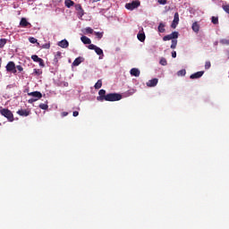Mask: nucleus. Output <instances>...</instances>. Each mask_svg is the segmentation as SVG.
I'll return each mask as SVG.
<instances>
[{
  "instance_id": "nucleus-1",
  "label": "nucleus",
  "mask_w": 229,
  "mask_h": 229,
  "mask_svg": "<svg viewBox=\"0 0 229 229\" xmlns=\"http://www.w3.org/2000/svg\"><path fill=\"white\" fill-rule=\"evenodd\" d=\"M122 99V95L120 93H107L106 95V89H99L98 97L97 100L99 102L107 101V102H115Z\"/></svg>"
},
{
  "instance_id": "nucleus-2",
  "label": "nucleus",
  "mask_w": 229,
  "mask_h": 229,
  "mask_svg": "<svg viewBox=\"0 0 229 229\" xmlns=\"http://www.w3.org/2000/svg\"><path fill=\"white\" fill-rule=\"evenodd\" d=\"M176 38H179V32L174 31L169 35H165L163 37V41L167 42V40H172V44L170 46V48L174 50L177 47L178 40Z\"/></svg>"
},
{
  "instance_id": "nucleus-3",
  "label": "nucleus",
  "mask_w": 229,
  "mask_h": 229,
  "mask_svg": "<svg viewBox=\"0 0 229 229\" xmlns=\"http://www.w3.org/2000/svg\"><path fill=\"white\" fill-rule=\"evenodd\" d=\"M0 114L3 116H4L5 118H7V120L9 122H13V120H14L13 114L10 110L4 108V109L0 110Z\"/></svg>"
},
{
  "instance_id": "nucleus-4",
  "label": "nucleus",
  "mask_w": 229,
  "mask_h": 229,
  "mask_svg": "<svg viewBox=\"0 0 229 229\" xmlns=\"http://www.w3.org/2000/svg\"><path fill=\"white\" fill-rule=\"evenodd\" d=\"M140 5V2L137 0V1H133L132 3H130V4H126L125 8L130 11H132V10L138 8Z\"/></svg>"
},
{
  "instance_id": "nucleus-5",
  "label": "nucleus",
  "mask_w": 229,
  "mask_h": 229,
  "mask_svg": "<svg viewBox=\"0 0 229 229\" xmlns=\"http://www.w3.org/2000/svg\"><path fill=\"white\" fill-rule=\"evenodd\" d=\"M75 10L78 12L77 15L79 19H82L85 14V11L83 10L81 4H76Z\"/></svg>"
},
{
  "instance_id": "nucleus-6",
  "label": "nucleus",
  "mask_w": 229,
  "mask_h": 229,
  "mask_svg": "<svg viewBox=\"0 0 229 229\" xmlns=\"http://www.w3.org/2000/svg\"><path fill=\"white\" fill-rule=\"evenodd\" d=\"M179 21H180V15H179V13H174V16L173 22H172V24H171V28L176 29V27H177L178 24H179Z\"/></svg>"
},
{
  "instance_id": "nucleus-7",
  "label": "nucleus",
  "mask_w": 229,
  "mask_h": 229,
  "mask_svg": "<svg viewBox=\"0 0 229 229\" xmlns=\"http://www.w3.org/2000/svg\"><path fill=\"white\" fill-rule=\"evenodd\" d=\"M6 71H7L8 72L16 73L14 62L10 61V62L7 64V65H6Z\"/></svg>"
},
{
  "instance_id": "nucleus-8",
  "label": "nucleus",
  "mask_w": 229,
  "mask_h": 229,
  "mask_svg": "<svg viewBox=\"0 0 229 229\" xmlns=\"http://www.w3.org/2000/svg\"><path fill=\"white\" fill-rule=\"evenodd\" d=\"M158 84V79L157 78H153L151 80H148V81H147V87L148 88H154Z\"/></svg>"
},
{
  "instance_id": "nucleus-9",
  "label": "nucleus",
  "mask_w": 229,
  "mask_h": 229,
  "mask_svg": "<svg viewBox=\"0 0 229 229\" xmlns=\"http://www.w3.org/2000/svg\"><path fill=\"white\" fill-rule=\"evenodd\" d=\"M203 74H204V71H199L197 72L191 74L190 79H191V80L199 79L202 77Z\"/></svg>"
},
{
  "instance_id": "nucleus-10",
  "label": "nucleus",
  "mask_w": 229,
  "mask_h": 229,
  "mask_svg": "<svg viewBox=\"0 0 229 229\" xmlns=\"http://www.w3.org/2000/svg\"><path fill=\"white\" fill-rule=\"evenodd\" d=\"M29 96H31L33 98H37L36 99L42 98V93L40 91H31L30 93H28Z\"/></svg>"
},
{
  "instance_id": "nucleus-11",
  "label": "nucleus",
  "mask_w": 229,
  "mask_h": 229,
  "mask_svg": "<svg viewBox=\"0 0 229 229\" xmlns=\"http://www.w3.org/2000/svg\"><path fill=\"white\" fill-rule=\"evenodd\" d=\"M58 46L63 49H66L69 47V42L66 39H64L58 42Z\"/></svg>"
},
{
  "instance_id": "nucleus-12",
  "label": "nucleus",
  "mask_w": 229,
  "mask_h": 229,
  "mask_svg": "<svg viewBox=\"0 0 229 229\" xmlns=\"http://www.w3.org/2000/svg\"><path fill=\"white\" fill-rule=\"evenodd\" d=\"M20 25L23 28H30L31 27V24L25 18H22L21 20Z\"/></svg>"
},
{
  "instance_id": "nucleus-13",
  "label": "nucleus",
  "mask_w": 229,
  "mask_h": 229,
  "mask_svg": "<svg viewBox=\"0 0 229 229\" xmlns=\"http://www.w3.org/2000/svg\"><path fill=\"white\" fill-rule=\"evenodd\" d=\"M17 114L21 116H28V115H30V112L26 109H21L17 112Z\"/></svg>"
},
{
  "instance_id": "nucleus-14",
  "label": "nucleus",
  "mask_w": 229,
  "mask_h": 229,
  "mask_svg": "<svg viewBox=\"0 0 229 229\" xmlns=\"http://www.w3.org/2000/svg\"><path fill=\"white\" fill-rule=\"evenodd\" d=\"M131 74L135 77H139L140 74V71L138 68H132L131 70Z\"/></svg>"
},
{
  "instance_id": "nucleus-15",
  "label": "nucleus",
  "mask_w": 229,
  "mask_h": 229,
  "mask_svg": "<svg viewBox=\"0 0 229 229\" xmlns=\"http://www.w3.org/2000/svg\"><path fill=\"white\" fill-rule=\"evenodd\" d=\"M75 3L72 0H64V5L67 8L74 6Z\"/></svg>"
},
{
  "instance_id": "nucleus-16",
  "label": "nucleus",
  "mask_w": 229,
  "mask_h": 229,
  "mask_svg": "<svg viewBox=\"0 0 229 229\" xmlns=\"http://www.w3.org/2000/svg\"><path fill=\"white\" fill-rule=\"evenodd\" d=\"M157 30L160 33L165 32V24H164L163 22H160L158 24Z\"/></svg>"
},
{
  "instance_id": "nucleus-17",
  "label": "nucleus",
  "mask_w": 229,
  "mask_h": 229,
  "mask_svg": "<svg viewBox=\"0 0 229 229\" xmlns=\"http://www.w3.org/2000/svg\"><path fill=\"white\" fill-rule=\"evenodd\" d=\"M191 29L194 32H199V24L198 22H193Z\"/></svg>"
},
{
  "instance_id": "nucleus-18",
  "label": "nucleus",
  "mask_w": 229,
  "mask_h": 229,
  "mask_svg": "<svg viewBox=\"0 0 229 229\" xmlns=\"http://www.w3.org/2000/svg\"><path fill=\"white\" fill-rule=\"evenodd\" d=\"M81 40L84 44H91V42H92L91 39L89 38L86 37V36H82L81 38Z\"/></svg>"
},
{
  "instance_id": "nucleus-19",
  "label": "nucleus",
  "mask_w": 229,
  "mask_h": 229,
  "mask_svg": "<svg viewBox=\"0 0 229 229\" xmlns=\"http://www.w3.org/2000/svg\"><path fill=\"white\" fill-rule=\"evenodd\" d=\"M137 37L140 42H145L146 35L144 32H140Z\"/></svg>"
},
{
  "instance_id": "nucleus-20",
  "label": "nucleus",
  "mask_w": 229,
  "mask_h": 229,
  "mask_svg": "<svg viewBox=\"0 0 229 229\" xmlns=\"http://www.w3.org/2000/svg\"><path fill=\"white\" fill-rule=\"evenodd\" d=\"M82 63V57H77L72 63L73 66H79Z\"/></svg>"
},
{
  "instance_id": "nucleus-21",
  "label": "nucleus",
  "mask_w": 229,
  "mask_h": 229,
  "mask_svg": "<svg viewBox=\"0 0 229 229\" xmlns=\"http://www.w3.org/2000/svg\"><path fill=\"white\" fill-rule=\"evenodd\" d=\"M159 64L162 66H166L168 64L166 58L161 57L159 60Z\"/></svg>"
},
{
  "instance_id": "nucleus-22",
  "label": "nucleus",
  "mask_w": 229,
  "mask_h": 229,
  "mask_svg": "<svg viewBox=\"0 0 229 229\" xmlns=\"http://www.w3.org/2000/svg\"><path fill=\"white\" fill-rule=\"evenodd\" d=\"M187 74V71L185 69H182L177 72V76L183 77Z\"/></svg>"
},
{
  "instance_id": "nucleus-23",
  "label": "nucleus",
  "mask_w": 229,
  "mask_h": 229,
  "mask_svg": "<svg viewBox=\"0 0 229 229\" xmlns=\"http://www.w3.org/2000/svg\"><path fill=\"white\" fill-rule=\"evenodd\" d=\"M7 44V39L6 38H1L0 39V49H3L4 47Z\"/></svg>"
},
{
  "instance_id": "nucleus-24",
  "label": "nucleus",
  "mask_w": 229,
  "mask_h": 229,
  "mask_svg": "<svg viewBox=\"0 0 229 229\" xmlns=\"http://www.w3.org/2000/svg\"><path fill=\"white\" fill-rule=\"evenodd\" d=\"M101 87H102V81H101V80H98V81L95 83L94 88H95L96 89H101Z\"/></svg>"
},
{
  "instance_id": "nucleus-25",
  "label": "nucleus",
  "mask_w": 229,
  "mask_h": 229,
  "mask_svg": "<svg viewBox=\"0 0 229 229\" xmlns=\"http://www.w3.org/2000/svg\"><path fill=\"white\" fill-rule=\"evenodd\" d=\"M95 52L98 55H103V50L101 48H99L98 47H97L95 48Z\"/></svg>"
},
{
  "instance_id": "nucleus-26",
  "label": "nucleus",
  "mask_w": 229,
  "mask_h": 229,
  "mask_svg": "<svg viewBox=\"0 0 229 229\" xmlns=\"http://www.w3.org/2000/svg\"><path fill=\"white\" fill-rule=\"evenodd\" d=\"M31 59H32L35 63H38V62L41 60V58L38 57L37 55H33L31 56Z\"/></svg>"
},
{
  "instance_id": "nucleus-27",
  "label": "nucleus",
  "mask_w": 229,
  "mask_h": 229,
  "mask_svg": "<svg viewBox=\"0 0 229 229\" xmlns=\"http://www.w3.org/2000/svg\"><path fill=\"white\" fill-rule=\"evenodd\" d=\"M43 73L41 69H34V74L37 76H40Z\"/></svg>"
},
{
  "instance_id": "nucleus-28",
  "label": "nucleus",
  "mask_w": 229,
  "mask_h": 229,
  "mask_svg": "<svg viewBox=\"0 0 229 229\" xmlns=\"http://www.w3.org/2000/svg\"><path fill=\"white\" fill-rule=\"evenodd\" d=\"M98 47V46L94 45V44H89L88 48L89 50H94Z\"/></svg>"
},
{
  "instance_id": "nucleus-29",
  "label": "nucleus",
  "mask_w": 229,
  "mask_h": 229,
  "mask_svg": "<svg viewBox=\"0 0 229 229\" xmlns=\"http://www.w3.org/2000/svg\"><path fill=\"white\" fill-rule=\"evenodd\" d=\"M95 35L97 36L98 40H101V38L103 37V32H95Z\"/></svg>"
},
{
  "instance_id": "nucleus-30",
  "label": "nucleus",
  "mask_w": 229,
  "mask_h": 229,
  "mask_svg": "<svg viewBox=\"0 0 229 229\" xmlns=\"http://www.w3.org/2000/svg\"><path fill=\"white\" fill-rule=\"evenodd\" d=\"M85 30H86V33H89V34L94 33V30H92V28L90 27L86 28Z\"/></svg>"
},
{
  "instance_id": "nucleus-31",
  "label": "nucleus",
  "mask_w": 229,
  "mask_h": 229,
  "mask_svg": "<svg viewBox=\"0 0 229 229\" xmlns=\"http://www.w3.org/2000/svg\"><path fill=\"white\" fill-rule=\"evenodd\" d=\"M29 40L31 44H38V39L35 38H30Z\"/></svg>"
},
{
  "instance_id": "nucleus-32",
  "label": "nucleus",
  "mask_w": 229,
  "mask_h": 229,
  "mask_svg": "<svg viewBox=\"0 0 229 229\" xmlns=\"http://www.w3.org/2000/svg\"><path fill=\"white\" fill-rule=\"evenodd\" d=\"M211 67L210 61H207L205 63V70H208Z\"/></svg>"
},
{
  "instance_id": "nucleus-33",
  "label": "nucleus",
  "mask_w": 229,
  "mask_h": 229,
  "mask_svg": "<svg viewBox=\"0 0 229 229\" xmlns=\"http://www.w3.org/2000/svg\"><path fill=\"white\" fill-rule=\"evenodd\" d=\"M39 107L43 110H47L48 109V106L47 104H40Z\"/></svg>"
},
{
  "instance_id": "nucleus-34",
  "label": "nucleus",
  "mask_w": 229,
  "mask_h": 229,
  "mask_svg": "<svg viewBox=\"0 0 229 229\" xmlns=\"http://www.w3.org/2000/svg\"><path fill=\"white\" fill-rule=\"evenodd\" d=\"M223 9L225 13H227L229 14V4L226 5H223Z\"/></svg>"
},
{
  "instance_id": "nucleus-35",
  "label": "nucleus",
  "mask_w": 229,
  "mask_h": 229,
  "mask_svg": "<svg viewBox=\"0 0 229 229\" xmlns=\"http://www.w3.org/2000/svg\"><path fill=\"white\" fill-rule=\"evenodd\" d=\"M38 64H39V66L42 67V68H44L46 66V64L44 63V60L42 58H40Z\"/></svg>"
},
{
  "instance_id": "nucleus-36",
  "label": "nucleus",
  "mask_w": 229,
  "mask_h": 229,
  "mask_svg": "<svg viewBox=\"0 0 229 229\" xmlns=\"http://www.w3.org/2000/svg\"><path fill=\"white\" fill-rule=\"evenodd\" d=\"M212 22H213L214 24H218V18L213 16V17H212Z\"/></svg>"
},
{
  "instance_id": "nucleus-37",
  "label": "nucleus",
  "mask_w": 229,
  "mask_h": 229,
  "mask_svg": "<svg viewBox=\"0 0 229 229\" xmlns=\"http://www.w3.org/2000/svg\"><path fill=\"white\" fill-rule=\"evenodd\" d=\"M157 3L162 4V5H165V4H167V1L166 0H158Z\"/></svg>"
},
{
  "instance_id": "nucleus-38",
  "label": "nucleus",
  "mask_w": 229,
  "mask_h": 229,
  "mask_svg": "<svg viewBox=\"0 0 229 229\" xmlns=\"http://www.w3.org/2000/svg\"><path fill=\"white\" fill-rule=\"evenodd\" d=\"M16 69H17L20 72H21L23 71V68H22L21 65H17V66H16Z\"/></svg>"
},
{
  "instance_id": "nucleus-39",
  "label": "nucleus",
  "mask_w": 229,
  "mask_h": 229,
  "mask_svg": "<svg viewBox=\"0 0 229 229\" xmlns=\"http://www.w3.org/2000/svg\"><path fill=\"white\" fill-rule=\"evenodd\" d=\"M49 48H50V44L43 45V49H49Z\"/></svg>"
},
{
  "instance_id": "nucleus-40",
  "label": "nucleus",
  "mask_w": 229,
  "mask_h": 229,
  "mask_svg": "<svg viewBox=\"0 0 229 229\" xmlns=\"http://www.w3.org/2000/svg\"><path fill=\"white\" fill-rule=\"evenodd\" d=\"M172 57L173 58H176L177 57V52L176 51H173L172 52Z\"/></svg>"
},
{
  "instance_id": "nucleus-41",
  "label": "nucleus",
  "mask_w": 229,
  "mask_h": 229,
  "mask_svg": "<svg viewBox=\"0 0 229 229\" xmlns=\"http://www.w3.org/2000/svg\"><path fill=\"white\" fill-rule=\"evenodd\" d=\"M79 114H80V113H79L78 111H74V112L72 113V115H73L74 117L79 116Z\"/></svg>"
},
{
  "instance_id": "nucleus-42",
  "label": "nucleus",
  "mask_w": 229,
  "mask_h": 229,
  "mask_svg": "<svg viewBox=\"0 0 229 229\" xmlns=\"http://www.w3.org/2000/svg\"><path fill=\"white\" fill-rule=\"evenodd\" d=\"M36 101H38V99H33V98H32V99H30V100H29V103H30V104H32L33 102H36Z\"/></svg>"
},
{
  "instance_id": "nucleus-43",
  "label": "nucleus",
  "mask_w": 229,
  "mask_h": 229,
  "mask_svg": "<svg viewBox=\"0 0 229 229\" xmlns=\"http://www.w3.org/2000/svg\"><path fill=\"white\" fill-rule=\"evenodd\" d=\"M68 114H68L67 112H63V113H62V116H63V117H65V116H67Z\"/></svg>"
},
{
  "instance_id": "nucleus-44",
  "label": "nucleus",
  "mask_w": 229,
  "mask_h": 229,
  "mask_svg": "<svg viewBox=\"0 0 229 229\" xmlns=\"http://www.w3.org/2000/svg\"><path fill=\"white\" fill-rule=\"evenodd\" d=\"M2 64H3V59L0 57V69Z\"/></svg>"
}]
</instances>
